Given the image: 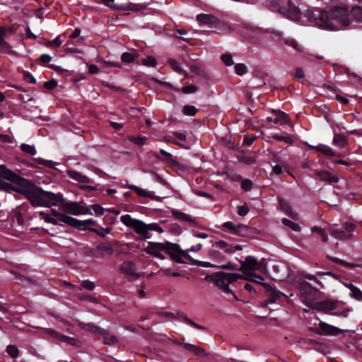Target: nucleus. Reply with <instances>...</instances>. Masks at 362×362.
Listing matches in <instances>:
<instances>
[{
	"label": "nucleus",
	"mask_w": 362,
	"mask_h": 362,
	"mask_svg": "<svg viewBox=\"0 0 362 362\" xmlns=\"http://www.w3.org/2000/svg\"><path fill=\"white\" fill-rule=\"evenodd\" d=\"M0 187L6 191L14 189L26 197L33 206H62L70 214L81 215V206L76 202H66L62 193L43 190L31 181L23 178L0 165Z\"/></svg>",
	"instance_id": "nucleus-1"
},
{
	"label": "nucleus",
	"mask_w": 362,
	"mask_h": 362,
	"mask_svg": "<svg viewBox=\"0 0 362 362\" xmlns=\"http://www.w3.org/2000/svg\"><path fill=\"white\" fill-rule=\"evenodd\" d=\"M308 20L316 26L330 30H338L350 24V16L362 21V7H353L350 13L346 7L334 6L329 11L314 8L305 14Z\"/></svg>",
	"instance_id": "nucleus-2"
},
{
	"label": "nucleus",
	"mask_w": 362,
	"mask_h": 362,
	"mask_svg": "<svg viewBox=\"0 0 362 362\" xmlns=\"http://www.w3.org/2000/svg\"><path fill=\"white\" fill-rule=\"evenodd\" d=\"M202 247V243H198L194 246H192L185 250L181 249V247L177 243H173L169 241L164 243L158 242H148V245L145 248V252L156 258L160 259H165L166 257L164 253L168 255L172 260L176 263L183 264L185 262L182 259L184 258V253L188 254L189 252H198Z\"/></svg>",
	"instance_id": "nucleus-3"
},
{
	"label": "nucleus",
	"mask_w": 362,
	"mask_h": 362,
	"mask_svg": "<svg viewBox=\"0 0 362 362\" xmlns=\"http://www.w3.org/2000/svg\"><path fill=\"white\" fill-rule=\"evenodd\" d=\"M205 279L207 281L214 282L216 286L221 288L226 293L235 294L229 288V284L237 281L238 279H245L250 281L262 284L261 281L264 279L262 276L257 275L254 272H250L243 276L239 274L226 273L223 272H217L211 274L206 275Z\"/></svg>",
	"instance_id": "nucleus-4"
},
{
	"label": "nucleus",
	"mask_w": 362,
	"mask_h": 362,
	"mask_svg": "<svg viewBox=\"0 0 362 362\" xmlns=\"http://www.w3.org/2000/svg\"><path fill=\"white\" fill-rule=\"evenodd\" d=\"M121 222L127 227L133 228L141 239L147 240L152 237L151 231L159 233L163 232V229L157 223L147 224L142 221L132 218L129 214H125L120 217Z\"/></svg>",
	"instance_id": "nucleus-5"
},
{
	"label": "nucleus",
	"mask_w": 362,
	"mask_h": 362,
	"mask_svg": "<svg viewBox=\"0 0 362 362\" xmlns=\"http://www.w3.org/2000/svg\"><path fill=\"white\" fill-rule=\"evenodd\" d=\"M343 303L340 301L325 300L318 301L314 303L312 308L317 311L324 313H330L331 311L336 310L333 314L343 317H346L349 315L350 310L349 308L344 309L341 311L338 310V308L342 305Z\"/></svg>",
	"instance_id": "nucleus-6"
},
{
	"label": "nucleus",
	"mask_w": 362,
	"mask_h": 362,
	"mask_svg": "<svg viewBox=\"0 0 362 362\" xmlns=\"http://www.w3.org/2000/svg\"><path fill=\"white\" fill-rule=\"evenodd\" d=\"M40 217L45 220V222L52 223L53 225H57L63 226L65 224L69 226L74 227L76 228V223H78V219L73 218L71 216H67L64 214H62L59 217L54 218L52 217L49 214H47L44 211H40L39 213Z\"/></svg>",
	"instance_id": "nucleus-7"
},
{
	"label": "nucleus",
	"mask_w": 362,
	"mask_h": 362,
	"mask_svg": "<svg viewBox=\"0 0 362 362\" xmlns=\"http://www.w3.org/2000/svg\"><path fill=\"white\" fill-rule=\"evenodd\" d=\"M342 227L344 230L337 228L330 229V235L339 240H352L354 238L353 232L355 230L356 225L353 223L346 222L342 225Z\"/></svg>",
	"instance_id": "nucleus-8"
},
{
	"label": "nucleus",
	"mask_w": 362,
	"mask_h": 362,
	"mask_svg": "<svg viewBox=\"0 0 362 362\" xmlns=\"http://www.w3.org/2000/svg\"><path fill=\"white\" fill-rule=\"evenodd\" d=\"M236 32L244 39L254 40L262 33V28L250 23H241L236 26Z\"/></svg>",
	"instance_id": "nucleus-9"
},
{
	"label": "nucleus",
	"mask_w": 362,
	"mask_h": 362,
	"mask_svg": "<svg viewBox=\"0 0 362 362\" xmlns=\"http://www.w3.org/2000/svg\"><path fill=\"white\" fill-rule=\"evenodd\" d=\"M298 290L302 298V300L308 305L310 306V304L313 300L315 298V296L318 291V289L313 286L310 283L302 281L298 284Z\"/></svg>",
	"instance_id": "nucleus-10"
},
{
	"label": "nucleus",
	"mask_w": 362,
	"mask_h": 362,
	"mask_svg": "<svg viewBox=\"0 0 362 362\" xmlns=\"http://www.w3.org/2000/svg\"><path fill=\"white\" fill-rule=\"evenodd\" d=\"M222 227L225 228V230L239 236L246 237L250 233V228L247 226L243 224L235 225L231 221L225 222Z\"/></svg>",
	"instance_id": "nucleus-11"
},
{
	"label": "nucleus",
	"mask_w": 362,
	"mask_h": 362,
	"mask_svg": "<svg viewBox=\"0 0 362 362\" xmlns=\"http://www.w3.org/2000/svg\"><path fill=\"white\" fill-rule=\"evenodd\" d=\"M315 333L320 335L337 336L342 332V330L337 327L320 321L318 328H311Z\"/></svg>",
	"instance_id": "nucleus-12"
},
{
	"label": "nucleus",
	"mask_w": 362,
	"mask_h": 362,
	"mask_svg": "<svg viewBox=\"0 0 362 362\" xmlns=\"http://www.w3.org/2000/svg\"><path fill=\"white\" fill-rule=\"evenodd\" d=\"M160 315L161 316H164V317H166L168 318H173V319H175V320H182L185 322H186L187 324H188L189 325H190L197 329H201V330L206 329L205 327L197 324L196 322H194V321L190 320L183 313H177V315H175L174 313H170V312H163V313H160Z\"/></svg>",
	"instance_id": "nucleus-13"
},
{
	"label": "nucleus",
	"mask_w": 362,
	"mask_h": 362,
	"mask_svg": "<svg viewBox=\"0 0 362 362\" xmlns=\"http://www.w3.org/2000/svg\"><path fill=\"white\" fill-rule=\"evenodd\" d=\"M48 333L51 337L56 339L59 341L66 342L76 347H79L81 344L78 339L60 334L59 332L52 329H49L48 330Z\"/></svg>",
	"instance_id": "nucleus-14"
},
{
	"label": "nucleus",
	"mask_w": 362,
	"mask_h": 362,
	"mask_svg": "<svg viewBox=\"0 0 362 362\" xmlns=\"http://www.w3.org/2000/svg\"><path fill=\"white\" fill-rule=\"evenodd\" d=\"M173 343L174 344H176V345L183 347L186 350L193 353L197 357L204 358V357H206L207 355L205 350L198 346H196V345H194L192 344H189V343L181 342L177 339L173 340Z\"/></svg>",
	"instance_id": "nucleus-15"
},
{
	"label": "nucleus",
	"mask_w": 362,
	"mask_h": 362,
	"mask_svg": "<svg viewBox=\"0 0 362 362\" xmlns=\"http://www.w3.org/2000/svg\"><path fill=\"white\" fill-rule=\"evenodd\" d=\"M240 268L239 269L245 275L253 272L255 266H257V259L253 256H247L244 261L240 260Z\"/></svg>",
	"instance_id": "nucleus-16"
},
{
	"label": "nucleus",
	"mask_w": 362,
	"mask_h": 362,
	"mask_svg": "<svg viewBox=\"0 0 362 362\" xmlns=\"http://www.w3.org/2000/svg\"><path fill=\"white\" fill-rule=\"evenodd\" d=\"M120 269L123 274L134 279H138L140 277V274L136 272V265L131 261H124Z\"/></svg>",
	"instance_id": "nucleus-17"
},
{
	"label": "nucleus",
	"mask_w": 362,
	"mask_h": 362,
	"mask_svg": "<svg viewBox=\"0 0 362 362\" xmlns=\"http://www.w3.org/2000/svg\"><path fill=\"white\" fill-rule=\"evenodd\" d=\"M160 153L162 156H165V158H162L159 156L158 153L156 151H153L152 153V154L154 157H156V158H158L160 160H163V161L165 162L166 163L171 165L172 167L177 168L179 169L182 168L181 164L173 158V155L171 153L167 152L164 149H160Z\"/></svg>",
	"instance_id": "nucleus-18"
},
{
	"label": "nucleus",
	"mask_w": 362,
	"mask_h": 362,
	"mask_svg": "<svg viewBox=\"0 0 362 362\" xmlns=\"http://www.w3.org/2000/svg\"><path fill=\"white\" fill-rule=\"evenodd\" d=\"M315 175L320 181L326 182L329 184L337 183L339 182V177L327 170H317Z\"/></svg>",
	"instance_id": "nucleus-19"
},
{
	"label": "nucleus",
	"mask_w": 362,
	"mask_h": 362,
	"mask_svg": "<svg viewBox=\"0 0 362 362\" xmlns=\"http://www.w3.org/2000/svg\"><path fill=\"white\" fill-rule=\"evenodd\" d=\"M278 202L281 211L284 212L287 216H288L292 219H297L298 214L293 211V209L288 201L282 197H279Z\"/></svg>",
	"instance_id": "nucleus-20"
},
{
	"label": "nucleus",
	"mask_w": 362,
	"mask_h": 362,
	"mask_svg": "<svg viewBox=\"0 0 362 362\" xmlns=\"http://www.w3.org/2000/svg\"><path fill=\"white\" fill-rule=\"evenodd\" d=\"M213 247L215 248L220 249L226 254L231 255L235 252V250H241L242 247L240 245L233 246L232 245L228 244L223 240H219L216 242Z\"/></svg>",
	"instance_id": "nucleus-21"
},
{
	"label": "nucleus",
	"mask_w": 362,
	"mask_h": 362,
	"mask_svg": "<svg viewBox=\"0 0 362 362\" xmlns=\"http://www.w3.org/2000/svg\"><path fill=\"white\" fill-rule=\"evenodd\" d=\"M197 20L200 23L209 25L211 28H216L218 23V19L211 14H199L197 16Z\"/></svg>",
	"instance_id": "nucleus-22"
},
{
	"label": "nucleus",
	"mask_w": 362,
	"mask_h": 362,
	"mask_svg": "<svg viewBox=\"0 0 362 362\" xmlns=\"http://www.w3.org/2000/svg\"><path fill=\"white\" fill-rule=\"evenodd\" d=\"M127 188L134 191L139 197H148L156 201H160V197L155 196L153 192L146 191L134 185H128Z\"/></svg>",
	"instance_id": "nucleus-23"
},
{
	"label": "nucleus",
	"mask_w": 362,
	"mask_h": 362,
	"mask_svg": "<svg viewBox=\"0 0 362 362\" xmlns=\"http://www.w3.org/2000/svg\"><path fill=\"white\" fill-rule=\"evenodd\" d=\"M263 287L268 293V302L270 303H275L279 298L281 297L283 293L276 289L273 288L268 283L262 284Z\"/></svg>",
	"instance_id": "nucleus-24"
},
{
	"label": "nucleus",
	"mask_w": 362,
	"mask_h": 362,
	"mask_svg": "<svg viewBox=\"0 0 362 362\" xmlns=\"http://www.w3.org/2000/svg\"><path fill=\"white\" fill-rule=\"evenodd\" d=\"M78 326L81 329H83L86 332L93 333V334H100L102 330L103 329V328H101L99 326H98L93 323H91V322L86 323V322H79Z\"/></svg>",
	"instance_id": "nucleus-25"
},
{
	"label": "nucleus",
	"mask_w": 362,
	"mask_h": 362,
	"mask_svg": "<svg viewBox=\"0 0 362 362\" xmlns=\"http://www.w3.org/2000/svg\"><path fill=\"white\" fill-rule=\"evenodd\" d=\"M310 149H313L317 152H320L322 154L327 156H334L335 152L332 149L331 147L329 146H327L325 144H319L317 146H308Z\"/></svg>",
	"instance_id": "nucleus-26"
},
{
	"label": "nucleus",
	"mask_w": 362,
	"mask_h": 362,
	"mask_svg": "<svg viewBox=\"0 0 362 362\" xmlns=\"http://www.w3.org/2000/svg\"><path fill=\"white\" fill-rule=\"evenodd\" d=\"M276 116L272 120L274 124H286L290 122L289 117L286 113L281 110L274 111Z\"/></svg>",
	"instance_id": "nucleus-27"
},
{
	"label": "nucleus",
	"mask_w": 362,
	"mask_h": 362,
	"mask_svg": "<svg viewBox=\"0 0 362 362\" xmlns=\"http://www.w3.org/2000/svg\"><path fill=\"white\" fill-rule=\"evenodd\" d=\"M28 165L30 167H37V165H45L49 168H54L55 163L52 160H45L42 158H33V161L28 163Z\"/></svg>",
	"instance_id": "nucleus-28"
},
{
	"label": "nucleus",
	"mask_w": 362,
	"mask_h": 362,
	"mask_svg": "<svg viewBox=\"0 0 362 362\" xmlns=\"http://www.w3.org/2000/svg\"><path fill=\"white\" fill-rule=\"evenodd\" d=\"M103 339V343L106 345H114L118 342L116 336L112 335L107 329H103L100 334Z\"/></svg>",
	"instance_id": "nucleus-29"
},
{
	"label": "nucleus",
	"mask_w": 362,
	"mask_h": 362,
	"mask_svg": "<svg viewBox=\"0 0 362 362\" xmlns=\"http://www.w3.org/2000/svg\"><path fill=\"white\" fill-rule=\"evenodd\" d=\"M172 214L173 217L177 220L185 221L188 223H195V219L192 218L189 215L180 211L177 209L172 210Z\"/></svg>",
	"instance_id": "nucleus-30"
},
{
	"label": "nucleus",
	"mask_w": 362,
	"mask_h": 362,
	"mask_svg": "<svg viewBox=\"0 0 362 362\" xmlns=\"http://www.w3.org/2000/svg\"><path fill=\"white\" fill-rule=\"evenodd\" d=\"M184 258L188 260L192 264L202 267H217V266L212 264L209 262L199 261L193 259L189 254L184 253Z\"/></svg>",
	"instance_id": "nucleus-31"
},
{
	"label": "nucleus",
	"mask_w": 362,
	"mask_h": 362,
	"mask_svg": "<svg viewBox=\"0 0 362 362\" xmlns=\"http://www.w3.org/2000/svg\"><path fill=\"white\" fill-rule=\"evenodd\" d=\"M332 143L339 148H344L347 144V136L343 134L335 133Z\"/></svg>",
	"instance_id": "nucleus-32"
},
{
	"label": "nucleus",
	"mask_w": 362,
	"mask_h": 362,
	"mask_svg": "<svg viewBox=\"0 0 362 362\" xmlns=\"http://www.w3.org/2000/svg\"><path fill=\"white\" fill-rule=\"evenodd\" d=\"M345 286L350 290V296L356 300H362V291L359 288L355 286L352 284H346Z\"/></svg>",
	"instance_id": "nucleus-33"
},
{
	"label": "nucleus",
	"mask_w": 362,
	"mask_h": 362,
	"mask_svg": "<svg viewBox=\"0 0 362 362\" xmlns=\"http://www.w3.org/2000/svg\"><path fill=\"white\" fill-rule=\"evenodd\" d=\"M76 228L80 230H88L89 228H92L91 226H96V221L93 219H88L85 221H81L78 219V223H76Z\"/></svg>",
	"instance_id": "nucleus-34"
},
{
	"label": "nucleus",
	"mask_w": 362,
	"mask_h": 362,
	"mask_svg": "<svg viewBox=\"0 0 362 362\" xmlns=\"http://www.w3.org/2000/svg\"><path fill=\"white\" fill-rule=\"evenodd\" d=\"M96 248L97 250L105 252L108 255H112L114 252L112 245L109 243H100Z\"/></svg>",
	"instance_id": "nucleus-35"
},
{
	"label": "nucleus",
	"mask_w": 362,
	"mask_h": 362,
	"mask_svg": "<svg viewBox=\"0 0 362 362\" xmlns=\"http://www.w3.org/2000/svg\"><path fill=\"white\" fill-rule=\"evenodd\" d=\"M287 6L289 16L293 18H298L300 15V10L294 4H293L291 0L288 1Z\"/></svg>",
	"instance_id": "nucleus-36"
},
{
	"label": "nucleus",
	"mask_w": 362,
	"mask_h": 362,
	"mask_svg": "<svg viewBox=\"0 0 362 362\" xmlns=\"http://www.w3.org/2000/svg\"><path fill=\"white\" fill-rule=\"evenodd\" d=\"M137 57L138 54L136 53L125 52L122 53L121 59L123 62L129 64L134 62Z\"/></svg>",
	"instance_id": "nucleus-37"
},
{
	"label": "nucleus",
	"mask_w": 362,
	"mask_h": 362,
	"mask_svg": "<svg viewBox=\"0 0 362 362\" xmlns=\"http://www.w3.org/2000/svg\"><path fill=\"white\" fill-rule=\"evenodd\" d=\"M6 351V353L13 358H16L19 356L20 351L16 345H8Z\"/></svg>",
	"instance_id": "nucleus-38"
},
{
	"label": "nucleus",
	"mask_w": 362,
	"mask_h": 362,
	"mask_svg": "<svg viewBox=\"0 0 362 362\" xmlns=\"http://www.w3.org/2000/svg\"><path fill=\"white\" fill-rule=\"evenodd\" d=\"M198 109L195 106L191 105H186L182 109L184 115L191 117L196 115Z\"/></svg>",
	"instance_id": "nucleus-39"
},
{
	"label": "nucleus",
	"mask_w": 362,
	"mask_h": 362,
	"mask_svg": "<svg viewBox=\"0 0 362 362\" xmlns=\"http://www.w3.org/2000/svg\"><path fill=\"white\" fill-rule=\"evenodd\" d=\"M88 230L90 231H92L95 233H96L98 235H99L101 238L105 237L106 234H108L111 231V228H89Z\"/></svg>",
	"instance_id": "nucleus-40"
},
{
	"label": "nucleus",
	"mask_w": 362,
	"mask_h": 362,
	"mask_svg": "<svg viewBox=\"0 0 362 362\" xmlns=\"http://www.w3.org/2000/svg\"><path fill=\"white\" fill-rule=\"evenodd\" d=\"M238 160L247 164V165H252L255 163L256 162V157L255 156H248L246 155H240L238 156Z\"/></svg>",
	"instance_id": "nucleus-41"
},
{
	"label": "nucleus",
	"mask_w": 362,
	"mask_h": 362,
	"mask_svg": "<svg viewBox=\"0 0 362 362\" xmlns=\"http://www.w3.org/2000/svg\"><path fill=\"white\" fill-rule=\"evenodd\" d=\"M327 259L334 262V263H337V264H339L340 265H342L344 267H349V268H354V264L349 263V262H346L345 260H343V259H339L337 257H331V256H329L327 255Z\"/></svg>",
	"instance_id": "nucleus-42"
},
{
	"label": "nucleus",
	"mask_w": 362,
	"mask_h": 362,
	"mask_svg": "<svg viewBox=\"0 0 362 362\" xmlns=\"http://www.w3.org/2000/svg\"><path fill=\"white\" fill-rule=\"evenodd\" d=\"M168 63L175 71H176L179 74L185 73V71H183V69L181 67L180 64L178 63L175 59H169L168 61Z\"/></svg>",
	"instance_id": "nucleus-43"
},
{
	"label": "nucleus",
	"mask_w": 362,
	"mask_h": 362,
	"mask_svg": "<svg viewBox=\"0 0 362 362\" xmlns=\"http://www.w3.org/2000/svg\"><path fill=\"white\" fill-rule=\"evenodd\" d=\"M20 148L23 152L31 156H35L37 153V151L34 146H30L26 144H22L20 146Z\"/></svg>",
	"instance_id": "nucleus-44"
},
{
	"label": "nucleus",
	"mask_w": 362,
	"mask_h": 362,
	"mask_svg": "<svg viewBox=\"0 0 362 362\" xmlns=\"http://www.w3.org/2000/svg\"><path fill=\"white\" fill-rule=\"evenodd\" d=\"M282 223L284 225L289 227L293 231L298 232L300 230V227L298 223H296L288 218H284L282 219Z\"/></svg>",
	"instance_id": "nucleus-45"
},
{
	"label": "nucleus",
	"mask_w": 362,
	"mask_h": 362,
	"mask_svg": "<svg viewBox=\"0 0 362 362\" xmlns=\"http://www.w3.org/2000/svg\"><path fill=\"white\" fill-rule=\"evenodd\" d=\"M0 52L9 54H15V51L12 50L11 45L6 41L0 45Z\"/></svg>",
	"instance_id": "nucleus-46"
},
{
	"label": "nucleus",
	"mask_w": 362,
	"mask_h": 362,
	"mask_svg": "<svg viewBox=\"0 0 362 362\" xmlns=\"http://www.w3.org/2000/svg\"><path fill=\"white\" fill-rule=\"evenodd\" d=\"M142 64L148 67H156L157 65V60L153 56H148L142 60Z\"/></svg>",
	"instance_id": "nucleus-47"
},
{
	"label": "nucleus",
	"mask_w": 362,
	"mask_h": 362,
	"mask_svg": "<svg viewBox=\"0 0 362 362\" xmlns=\"http://www.w3.org/2000/svg\"><path fill=\"white\" fill-rule=\"evenodd\" d=\"M235 73L239 76H243L247 72V68L245 64L238 63L234 66Z\"/></svg>",
	"instance_id": "nucleus-48"
},
{
	"label": "nucleus",
	"mask_w": 362,
	"mask_h": 362,
	"mask_svg": "<svg viewBox=\"0 0 362 362\" xmlns=\"http://www.w3.org/2000/svg\"><path fill=\"white\" fill-rule=\"evenodd\" d=\"M209 255L211 259L218 261H221L225 258L222 252L216 250H211L209 252Z\"/></svg>",
	"instance_id": "nucleus-49"
},
{
	"label": "nucleus",
	"mask_w": 362,
	"mask_h": 362,
	"mask_svg": "<svg viewBox=\"0 0 362 362\" xmlns=\"http://www.w3.org/2000/svg\"><path fill=\"white\" fill-rule=\"evenodd\" d=\"M198 90L199 88L195 85L186 86L181 88V91L185 94L194 93Z\"/></svg>",
	"instance_id": "nucleus-50"
},
{
	"label": "nucleus",
	"mask_w": 362,
	"mask_h": 362,
	"mask_svg": "<svg viewBox=\"0 0 362 362\" xmlns=\"http://www.w3.org/2000/svg\"><path fill=\"white\" fill-rule=\"evenodd\" d=\"M253 186L252 182L249 179H244L241 182V188L245 192H249L252 189Z\"/></svg>",
	"instance_id": "nucleus-51"
},
{
	"label": "nucleus",
	"mask_w": 362,
	"mask_h": 362,
	"mask_svg": "<svg viewBox=\"0 0 362 362\" xmlns=\"http://www.w3.org/2000/svg\"><path fill=\"white\" fill-rule=\"evenodd\" d=\"M256 139L257 136L254 134H246L243 139V145L249 146L254 143Z\"/></svg>",
	"instance_id": "nucleus-52"
},
{
	"label": "nucleus",
	"mask_w": 362,
	"mask_h": 362,
	"mask_svg": "<svg viewBox=\"0 0 362 362\" xmlns=\"http://www.w3.org/2000/svg\"><path fill=\"white\" fill-rule=\"evenodd\" d=\"M221 60L225 64L226 66H231L233 64V57L230 54L226 53L221 55Z\"/></svg>",
	"instance_id": "nucleus-53"
},
{
	"label": "nucleus",
	"mask_w": 362,
	"mask_h": 362,
	"mask_svg": "<svg viewBox=\"0 0 362 362\" xmlns=\"http://www.w3.org/2000/svg\"><path fill=\"white\" fill-rule=\"evenodd\" d=\"M62 42L60 40V36L59 35L57 37H55L53 40L47 42L46 46L57 48L60 47Z\"/></svg>",
	"instance_id": "nucleus-54"
},
{
	"label": "nucleus",
	"mask_w": 362,
	"mask_h": 362,
	"mask_svg": "<svg viewBox=\"0 0 362 362\" xmlns=\"http://www.w3.org/2000/svg\"><path fill=\"white\" fill-rule=\"evenodd\" d=\"M273 139L276 140V141H284L286 144H291L292 142H293V140L291 137L289 136H281V135H279V134H275L273 136Z\"/></svg>",
	"instance_id": "nucleus-55"
},
{
	"label": "nucleus",
	"mask_w": 362,
	"mask_h": 362,
	"mask_svg": "<svg viewBox=\"0 0 362 362\" xmlns=\"http://www.w3.org/2000/svg\"><path fill=\"white\" fill-rule=\"evenodd\" d=\"M68 175L71 179L79 182L83 174L76 170H69Z\"/></svg>",
	"instance_id": "nucleus-56"
},
{
	"label": "nucleus",
	"mask_w": 362,
	"mask_h": 362,
	"mask_svg": "<svg viewBox=\"0 0 362 362\" xmlns=\"http://www.w3.org/2000/svg\"><path fill=\"white\" fill-rule=\"evenodd\" d=\"M52 59V57L49 54H42L39 58V62L42 65L46 66L49 62H51Z\"/></svg>",
	"instance_id": "nucleus-57"
},
{
	"label": "nucleus",
	"mask_w": 362,
	"mask_h": 362,
	"mask_svg": "<svg viewBox=\"0 0 362 362\" xmlns=\"http://www.w3.org/2000/svg\"><path fill=\"white\" fill-rule=\"evenodd\" d=\"M90 209L95 212L97 216H102L104 214L105 209L99 204H93L90 206Z\"/></svg>",
	"instance_id": "nucleus-58"
},
{
	"label": "nucleus",
	"mask_w": 362,
	"mask_h": 362,
	"mask_svg": "<svg viewBox=\"0 0 362 362\" xmlns=\"http://www.w3.org/2000/svg\"><path fill=\"white\" fill-rule=\"evenodd\" d=\"M81 286L89 291H93L95 288V285L93 281L84 280L81 282Z\"/></svg>",
	"instance_id": "nucleus-59"
},
{
	"label": "nucleus",
	"mask_w": 362,
	"mask_h": 362,
	"mask_svg": "<svg viewBox=\"0 0 362 362\" xmlns=\"http://www.w3.org/2000/svg\"><path fill=\"white\" fill-rule=\"evenodd\" d=\"M146 139L147 138L146 136H139L132 137L131 141L139 146H143L146 143Z\"/></svg>",
	"instance_id": "nucleus-60"
},
{
	"label": "nucleus",
	"mask_w": 362,
	"mask_h": 362,
	"mask_svg": "<svg viewBox=\"0 0 362 362\" xmlns=\"http://www.w3.org/2000/svg\"><path fill=\"white\" fill-rule=\"evenodd\" d=\"M57 81L54 79L47 81L45 82V83H44V88L47 90H52L54 88H55L57 87Z\"/></svg>",
	"instance_id": "nucleus-61"
},
{
	"label": "nucleus",
	"mask_w": 362,
	"mask_h": 362,
	"mask_svg": "<svg viewBox=\"0 0 362 362\" xmlns=\"http://www.w3.org/2000/svg\"><path fill=\"white\" fill-rule=\"evenodd\" d=\"M102 64L103 65V67H117V68H121V64L119 62H108L105 60L102 61Z\"/></svg>",
	"instance_id": "nucleus-62"
},
{
	"label": "nucleus",
	"mask_w": 362,
	"mask_h": 362,
	"mask_svg": "<svg viewBox=\"0 0 362 362\" xmlns=\"http://www.w3.org/2000/svg\"><path fill=\"white\" fill-rule=\"evenodd\" d=\"M14 218L18 223L19 226H23L24 225V218L23 217V215L20 211H15L14 214Z\"/></svg>",
	"instance_id": "nucleus-63"
},
{
	"label": "nucleus",
	"mask_w": 362,
	"mask_h": 362,
	"mask_svg": "<svg viewBox=\"0 0 362 362\" xmlns=\"http://www.w3.org/2000/svg\"><path fill=\"white\" fill-rule=\"evenodd\" d=\"M249 212L248 206L245 205H242L238 207V214L239 216H244Z\"/></svg>",
	"instance_id": "nucleus-64"
}]
</instances>
